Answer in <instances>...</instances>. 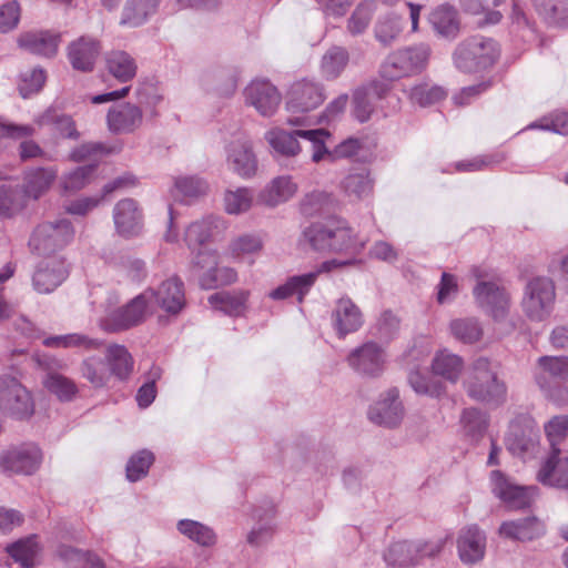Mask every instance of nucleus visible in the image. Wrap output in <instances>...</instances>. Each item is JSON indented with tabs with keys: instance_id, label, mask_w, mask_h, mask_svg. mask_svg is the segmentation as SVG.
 I'll return each mask as SVG.
<instances>
[{
	"instance_id": "f257e3e1",
	"label": "nucleus",
	"mask_w": 568,
	"mask_h": 568,
	"mask_svg": "<svg viewBox=\"0 0 568 568\" xmlns=\"http://www.w3.org/2000/svg\"><path fill=\"white\" fill-rule=\"evenodd\" d=\"M500 57V47L491 38L473 36L463 40L453 53L455 67L465 73L486 71L495 65Z\"/></svg>"
},
{
	"instance_id": "f03ea898",
	"label": "nucleus",
	"mask_w": 568,
	"mask_h": 568,
	"mask_svg": "<svg viewBox=\"0 0 568 568\" xmlns=\"http://www.w3.org/2000/svg\"><path fill=\"white\" fill-rule=\"evenodd\" d=\"M465 387L467 395L477 402L499 406L506 400V385L485 357L474 362L467 374Z\"/></svg>"
},
{
	"instance_id": "7ed1b4c3",
	"label": "nucleus",
	"mask_w": 568,
	"mask_h": 568,
	"mask_svg": "<svg viewBox=\"0 0 568 568\" xmlns=\"http://www.w3.org/2000/svg\"><path fill=\"white\" fill-rule=\"evenodd\" d=\"M429 55L430 48L425 43L397 49L385 58L379 74L388 81L415 75L426 68Z\"/></svg>"
},
{
	"instance_id": "20e7f679",
	"label": "nucleus",
	"mask_w": 568,
	"mask_h": 568,
	"mask_svg": "<svg viewBox=\"0 0 568 568\" xmlns=\"http://www.w3.org/2000/svg\"><path fill=\"white\" fill-rule=\"evenodd\" d=\"M534 377L544 395L557 404L567 399L568 357L541 356L537 361Z\"/></svg>"
},
{
	"instance_id": "39448f33",
	"label": "nucleus",
	"mask_w": 568,
	"mask_h": 568,
	"mask_svg": "<svg viewBox=\"0 0 568 568\" xmlns=\"http://www.w3.org/2000/svg\"><path fill=\"white\" fill-rule=\"evenodd\" d=\"M471 274L477 278V284L473 288L476 304L495 320L504 318L510 305V296L506 288L489 280L488 273L479 266H474Z\"/></svg>"
},
{
	"instance_id": "423d86ee",
	"label": "nucleus",
	"mask_w": 568,
	"mask_h": 568,
	"mask_svg": "<svg viewBox=\"0 0 568 568\" xmlns=\"http://www.w3.org/2000/svg\"><path fill=\"white\" fill-rule=\"evenodd\" d=\"M0 413L23 420L34 413V402L30 390L14 376H0Z\"/></svg>"
},
{
	"instance_id": "0eeeda50",
	"label": "nucleus",
	"mask_w": 568,
	"mask_h": 568,
	"mask_svg": "<svg viewBox=\"0 0 568 568\" xmlns=\"http://www.w3.org/2000/svg\"><path fill=\"white\" fill-rule=\"evenodd\" d=\"M153 311L152 294L144 291L106 315L101 321V327L109 333L122 332L141 324Z\"/></svg>"
},
{
	"instance_id": "6e6552de",
	"label": "nucleus",
	"mask_w": 568,
	"mask_h": 568,
	"mask_svg": "<svg viewBox=\"0 0 568 568\" xmlns=\"http://www.w3.org/2000/svg\"><path fill=\"white\" fill-rule=\"evenodd\" d=\"M555 298L554 282L545 276L535 277L525 287L523 310L530 320L544 321L550 315Z\"/></svg>"
},
{
	"instance_id": "1a4fd4ad",
	"label": "nucleus",
	"mask_w": 568,
	"mask_h": 568,
	"mask_svg": "<svg viewBox=\"0 0 568 568\" xmlns=\"http://www.w3.org/2000/svg\"><path fill=\"white\" fill-rule=\"evenodd\" d=\"M74 236L71 222L62 219L40 224L29 240L30 248L39 255H50L65 247Z\"/></svg>"
},
{
	"instance_id": "9d476101",
	"label": "nucleus",
	"mask_w": 568,
	"mask_h": 568,
	"mask_svg": "<svg viewBox=\"0 0 568 568\" xmlns=\"http://www.w3.org/2000/svg\"><path fill=\"white\" fill-rule=\"evenodd\" d=\"M351 263V261L346 262H339L333 260V261H326L321 264L320 267H317L314 271H311L305 274L294 275L290 276L286 282L273 291L270 292L268 296L272 300L281 301L286 300L291 296H296L298 303H303L305 296L310 293L311 288L315 285L320 274L323 272H329L332 267L345 265Z\"/></svg>"
},
{
	"instance_id": "9b49d317",
	"label": "nucleus",
	"mask_w": 568,
	"mask_h": 568,
	"mask_svg": "<svg viewBox=\"0 0 568 568\" xmlns=\"http://www.w3.org/2000/svg\"><path fill=\"white\" fill-rule=\"evenodd\" d=\"M490 480L493 493L509 509L518 510L529 507L538 494L536 486L516 485L499 470L491 471Z\"/></svg>"
},
{
	"instance_id": "f8f14e48",
	"label": "nucleus",
	"mask_w": 568,
	"mask_h": 568,
	"mask_svg": "<svg viewBox=\"0 0 568 568\" xmlns=\"http://www.w3.org/2000/svg\"><path fill=\"white\" fill-rule=\"evenodd\" d=\"M225 152L226 164L230 171L244 180L255 176L258 162L248 138L239 136L232 140L226 145Z\"/></svg>"
},
{
	"instance_id": "ddd939ff",
	"label": "nucleus",
	"mask_w": 568,
	"mask_h": 568,
	"mask_svg": "<svg viewBox=\"0 0 568 568\" xmlns=\"http://www.w3.org/2000/svg\"><path fill=\"white\" fill-rule=\"evenodd\" d=\"M324 88L320 82L303 79L292 84L286 101L290 112H310L325 100Z\"/></svg>"
},
{
	"instance_id": "4468645a",
	"label": "nucleus",
	"mask_w": 568,
	"mask_h": 568,
	"mask_svg": "<svg viewBox=\"0 0 568 568\" xmlns=\"http://www.w3.org/2000/svg\"><path fill=\"white\" fill-rule=\"evenodd\" d=\"M245 102L262 116H272L278 109L282 95L268 80L255 79L244 90Z\"/></svg>"
},
{
	"instance_id": "2eb2a0df",
	"label": "nucleus",
	"mask_w": 568,
	"mask_h": 568,
	"mask_svg": "<svg viewBox=\"0 0 568 568\" xmlns=\"http://www.w3.org/2000/svg\"><path fill=\"white\" fill-rule=\"evenodd\" d=\"M195 265L204 271L200 276V284L205 290L220 285H230L237 280V273L232 267H219L215 251H200L195 256Z\"/></svg>"
},
{
	"instance_id": "dca6fc26",
	"label": "nucleus",
	"mask_w": 568,
	"mask_h": 568,
	"mask_svg": "<svg viewBox=\"0 0 568 568\" xmlns=\"http://www.w3.org/2000/svg\"><path fill=\"white\" fill-rule=\"evenodd\" d=\"M364 324L363 313L348 297L343 296L335 302L331 313V325L338 338L357 332Z\"/></svg>"
},
{
	"instance_id": "f3484780",
	"label": "nucleus",
	"mask_w": 568,
	"mask_h": 568,
	"mask_svg": "<svg viewBox=\"0 0 568 568\" xmlns=\"http://www.w3.org/2000/svg\"><path fill=\"white\" fill-rule=\"evenodd\" d=\"M41 460V450L33 444L8 449L0 456V465L4 471L24 475L34 473L39 468Z\"/></svg>"
},
{
	"instance_id": "a211bd4d",
	"label": "nucleus",
	"mask_w": 568,
	"mask_h": 568,
	"mask_svg": "<svg viewBox=\"0 0 568 568\" xmlns=\"http://www.w3.org/2000/svg\"><path fill=\"white\" fill-rule=\"evenodd\" d=\"M403 417L404 407L397 388H390L382 394L368 410V418L374 424L389 428L398 426Z\"/></svg>"
},
{
	"instance_id": "6ab92c4d",
	"label": "nucleus",
	"mask_w": 568,
	"mask_h": 568,
	"mask_svg": "<svg viewBox=\"0 0 568 568\" xmlns=\"http://www.w3.org/2000/svg\"><path fill=\"white\" fill-rule=\"evenodd\" d=\"M101 42L90 36H82L67 47V57L71 67L81 72L93 71L100 57Z\"/></svg>"
},
{
	"instance_id": "aec40b11",
	"label": "nucleus",
	"mask_w": 568,
	"mask_h": 568,
	"mask_svg": "<svg viewBox=\"0 0 568 568\" xmlns=\"http://www.w3.org/2000/svg\"><path fill=\"white\" fill-rule=\"evenodd\" d=\"M113 221L119 235L132 239L143 230V213L133 199L119 201L113 209Z\"/></svg>"
},
{
	"instance_id": "412c9836",
	"label": "nucleus",
	"mask_w": 568,
	"mask_h": 568,
	"mask_svg": "<svg viewBox=\"0 0 568 568\" xmlns=\"http://www.w3.org/2000/svg\"><path fill=\"white\" fill-rule=\"evenodd\" d=\"M348 365L367 376H378L385 365V352L374 342H367L353 349L347 356Z\"/></svg>"
},
{
	"instance_id": "4be33fe9",
	"label": "nucleus",
	"mask_w": 568,
	"mask_h": 568,
	"mask_svg": "<svg viewBox=\"0 0 568 568\" xmlns=\"http://www.w3.org/2000/svg\"><path fill=\"white\" fill-rule=\"evenodd\" d=\"M68 276V268L61 258L51 257L39 262L32 275V286L39 294H50Z\"/></svg>"
},
{
	"instance_id": "5701e85b",
	"label": "nucleus",
	"mask_w": 568,
	"mask_h": 568,
	"mask_svg": "<svg viewBox=\"0 0 568 568\" xmlns=\"http://www.w3.org/2000/svg\"><path fill=\"white\" fill-rule=\"evenodd\" d=\"M61 42V33L50 30H32L23 32L18 38V45L24 51L43 57L54 58Z\"/></svg>"
},
{
	"instance_id": "b1692460",
	"label": "nucleus",
	"mask_w": 568,
	"mask_h": 568,
	"mask_svg": "<svg viewBox=\"0 0 568 568\" xmlns=\"http://www.w3.org/2000/svg\"><path fill=\"white\" fill-rule=\"evenodd\" d=\"M152 294V304L164 312L176 315L185 306L183 282L178 277H171L162 282L158 290H146Z\"/></svg>"
},
{
	"instance_id": "393cba45",
	"label": "nucleus",
	"mask_w": 568,
	"mask_h": 568,
	"mask_svg": "<svg viewBox=\"0 0 568 568\" xmlns=\"http://www.w3.org/2000/svg\"><path fill=\"white\" fill-rule=\"evenodd\" d=\"M498 534L500 537L514 541H532L546 534V526L536 516H527L501 523Z\"/></svg>"
},
{
	"instance_id": "a878e982",
	"label": "nucleus",
	"mask_w": 568,
	"mask_h": 568,
	"mask_svg": "<svg viewBox=\"0 0 568 568\" xmlns=\"http://www.w3.org/2000/svg\"><path fill=\"white\" fill-rule=\"evenodd\" d=\"M143 121L141 109L131 103H121L110 108L106 122L114 134H128L139 129Z\"/></svg>"
},
{
	"instance_id": "bb28decb",
	"label": "nucleus",
	"mask_w": 568,
	"mask_h": 568,
	"mask_svg": "<svg viewBox=\"0 0 568 568\" xmlns=\"http://www.w3.org/2000/svg\"><path fill=\"white\" fill-rule=\"evenodd\" d=\"M537 479L545 486L568 490V457L560 449L550 452L537 473Z\"/></svg>"
},
{
	"instance_id": "cd10ccee",
	"label": "nucleus",
	"mask_w": 568,
	"mask_h": 568,
	"mask_svg": "<svg viewBox=\"0 0 568 568\" xmlns=\"http://www.w3.org/2000/svg\"><path fill=\"white\" fill-rule=\"evenodd\" d=\"M331 239L328 252L356 255L363 251L367 239L358 234L341 221H331Z\"/></svg>"
},
{
	"instance_id": "c85d7f7f",
	"label": "nucleus",
	"mask_w": 568,
	"mask_h": 568,
	"mask_svg": "<svg viewBox=\"0 0 568 568\" xmlns=\"http://www.w3.org/2000/svg\"><path fill=\"white\" fill-rule=\"evenodd\" d=\"M457 549L464 564H475L484 558L486 536L483 530L473 525L460 530L457 539Z\"/></svg>"
},
{
	"instance_id": "c756f323",
	"label": "nucleus",
	"mask_w": 568,
	"mask_h": 568,
	"mask_svg": "<svg viewBox=\"0 0 568 568\" xmlns=\"http://www.w3.org/2000/svg\"><path fill=\"white\" fill-rule=\"evenodd\" d=\"M375 180L367 169L349 171L341 181V190L351 200L362 201L373 194Z\"/></svg>"
},
{
	"instance_id": "7c9ffc66",
	"label": "nucleus",
	"mask_w": 568,
	"mask_h": 568,
	"mask_svg": "<svg viewBox=\"0 0 568 568\" xmlns=\"http://www.w3.org/2000/svg\"><path fill=\"white\" fill-rule=\"evenodd\" d=\"M428 21L439 37L455 39L459 33L458 12L450 4L444 3L433 9L428 16Z\"/></svg>"
},
{
	"instance_id": "2f4dec72",
	"label": "nucleus",
	"mask_w": 568,
	"mask_h": 568,
	"mask_svg": "<svg viewBox=\"0 0 568 568\" xmlns=\"http://www.w3.org/2000/svg\"><path fill=\"white\" fill-rule=\"evenodd\" d=\"M331 232V221L313 222L302 230L297 245L305 251L328 252Z\"/></svg>"
},
{
	"instance_id": "473e14b6",
	"label": "nucleus",
	"mask_w": 568,
	"mask_h": 568,
	"mask_svg": "<svg viewBox=\"0 0 568 568\" xmlns=\"http://www.w3.org/2000/svg\"><path fill=\"white\" fill-rule=\"evenodd\" d=\"M110 378L126 381L133 372L134 359L124 345L111 344L106 347L104 356Z\"/></svg>"
},
{
	"instance_id": "72a5a7b5",
	"label": "nucleus",
	"mask_w": 568,
	"mask_h": 568,
	"mask_svg": "<svg viewBox=\"0 0 568 568\" xmlns=\"http://www.w3.org/2000/svg\"><path fill=\"white\" fill-rule=\"evenodd\" d=\"M297 191V185L288 175L273 179L258 194V201L270 207L288 201Z\"/></svg>"
},
{
	"instance_id": "f704fd0d",
	"label": "nucleus",
	"mask_w": 568,
	"mask_h": 568,
	"mask_svg": "<svg viewBox=\"0 0 568 568\" xmlns=\"http://www.w3.org/2000/svg\"><path fill=\"white\" fill-rule=\"evenodd\" d=\"M58 171L53 166L36 168L26 173L23 192L28 200H38L45 193L57 179Z\"/></svg>"
},
{
	"instance_id": "c9c22d12",
	"label": "nucleus",
	"mask_w": 568,
	"mask_h": 568,
	"mask_svg": "<svg viewBox=\"0 0 568 568\" xmlns=\"http://www.w3.org/2000/svg\"><path fill=\"white\" fill-rule=\"evenodd\" d=\"M220 220L214 216H206L200 221L191 223L185 230L184 241L190 250L207 251L203 247L217 230Z\"/></svg>"
},
{
	"instance_id": "e433bc0d",
	"label": "nucleus",
	"mask_w": 568,
	"mask_h": 568,
	"mask_svg": "<svg viewBox=\"0 0 568 568\" xmlns=\"http://www.w3.org/2000/svg\"><path fill=\"white\" fill-rule=\"evenodd\" d=\"M36 123L40 126H52L60 136L70 140H79L80 132L71 115L58 112L54 108L47 109L42 114L37 116Z\"/></svg>"
},
{
	"instance_id": "4c0bfd02",
	"label": "nucleus",
	"mask_w": 568,
	"mask_h": 568,
	"mask_svg": "<svg viewBox=\"0 0 568 568\" xmlns=\"http://www.w3.org/2000/svg\"><path fill=\"white\" fill-rule=\"evenodd\" d=\"M105 64L109 73L120 82L132 80L138 70L134 58L123 50L109 52L105 57Z\"/></svg>"
},
{
	"instance_id": "58836bf2",
	"label": "nucleus",
	"mask_w": 568,
	"mask_h": 568,
	"mask_svg": "<svg viewBox=\"0 0 568 568\" xmlns=\"http://www.w3.org/2000/svg\"><path fill=\"white\" fill-rule=\"evenodd\" d=\"M248 298V291L239 290L233 292H219L209 297V303L215 310H219L231 316L241 315Z\"/></svg>"
},
{
	"instance_id": "ea45409f",
	"label": "nucleus",
	"mask_w": 568,
	"mask_h": 568,
	"mask_svg": "<svg viewBox=\"0 0 568 568\" xmlns=\"http://www.w3.org/2000/svg\"><path fill=\"white\" fill-rule=\"evenodd\" d=\"M300 135L294 131H285L280 128H274L265 133V140L270 146L283 156H295L301 152L298 142Z\"/></svg>"
},
{
	"instance_id": "a19ab883",
	"label": "nucleus",
	"mask_w": 568,
	"mask_h": 568,
	"mask_svg": "<svg viewBox=\"0 0 568 568\" xmlns=\"http://www.w3.org/2000/svg\"><path fill=\"white\" fill-rule=\"evenodd\" d=\"M207 182L197 175H182L174 179L172 194L180 201L189 202L206 194Z\"/></svg>"
},
{
	"instance_id": "79ce46f5",
	"label": "nucleus",
	"mask_w": 568,
	"mask_h": 568,
	"mask_svg": "<svg viewBox=\"0 0 568 568\" xmlns=\"http://www.w3.org/2000/svg\"><path fill=\"white\" fill-rule=\"evenodd\" d=\"M82 378L88 381L94 388H103L110 381V373L105 359L98 356L84 357L79 366Z\"/></svg>"
},
{
	"instance_id": "37998d69",
	"label": "nucleus",
	"mask_w": 568,
	"mask_h": 568,
	"mask_svg": "<svg viewBox=\"0 0 568 568\" xmlns=\"http://www.w3.org/2000/svg\"><path fill=\"white\" fill-rule=\"evenodd\" d=\"M178 531L202 547H212L216 544L213 529L200 521L181 519L176 524Z\"/></svg>"
},
{
	"instance_id": "c03bdc74",
	"label": "nucleus",
	"mask_w": 568,
	"mask_h": 568,
	"mask_svg": "<svg viewBox=\"0 0 568 568\" xmlns=\"http://www.w3.org/2000/svg\"><path fill=\"white\" fill-rule=\"evenodd\" d=\"M418 549L415 541H396L388 547L384 559L388 565L399 568L416 565Z\"/></svg>"
},
{
	"instance_id": "a18cd8bd",
	"label": "nucleus",
	"mask_w": 568,
	"mask_h": 568,
	"mask_svg": "<svg viewBox=\"0 0 568 568\" xmlns=\"http://www.w3.org/2000/svg\"><path fill=\"white\" fill-rule=\"evenodd\" d=\"M349 61L348 51L342 47L329 48L321 60V73L326 80L337 79Z\"/></svg>"
},
{
	"instance_id": "49530a36",
	"label": "nucleus",
	"mask_w": 568,
	"mask_h": 568,
	"mask_svg": "<svg viewBox=\"0 0 568 568\" xmlns=\"http://www.w3.org/2000/svg\"><path fill=\"white\" fill-rule=\"evenodd\" d=\"M542 19L554 26L568 24V0H531Z\"/></svg>"
},
{
	"instance_id": "de8ad7c7",
	"label": "nucleus",
	"mask_w": 568,
	"mask_h": 568,
	"mask_svg": "<svg viewBox=\"0 0 568 568\" xmlns=\"http://www.w3.org/2000/svg\"><path fill=\"white\" fill-rule=\"evenodd\" d=\"M9 556L22 568H32L39 552L36 536H29L7 546Z\"/></svg>"
},
{
	"instance_id": "09e8293b",
	"label": "nucleus",
	"mask_w": 568,
	"mask_h": 568,
	"mask_svg": "<svg viewBox=\"0 0 568 568\" xmlns=\"http://www.w3.org/2000/svg\"><path fill=\"white\" fill-rule=\"evenodd\" d=\"M296 134L311 143V159L314 163H320L322 161L329 162V153L332 151L327 146V140L331 139L329 131L326 129L296 130Z\"/></svg>"
},
{
	"instance_id": "8fccbe9b",
	"label": "nucleus",
	"mask_w": 568,
	"mask_h": 568,
	"mask_svg": "<svg viewBox=\"0 0 568 568\" xmlns=\"http://www.w3.org/2000/svg\"><path fill=\"white\" fill-rule=\"evenodd\" d=\"M452 336L463 344H474L483 337V327L477 318L465 317L453 320L449 324Z\"/></svg>"
},
{
	"instance_id": "3c124183",
	"label": "nucleus",
	"mask_w": 568,
	"mask_h": 568,
	"mask_svg": "<svg viewBox=\"0 0 568 568\" xmlns=\"http://www.w3.org/2000/svg\"><path fill=\"white\" fill-rule=\"evenodd\" d=\"M463 365L462 357L443 351L434 357L432 369L435 375L442 376L452 383H456L462 373Z\"/></svg>"
},
{
	"instance_id": "603ef678",
	"label": "nucleus",
	"mask_w": 568,
	"mask_h": 568,
	"mask_svg": "<svg viewBox=\"0 0 568 568\" xmlns=\"http://www.w3.org/2000/svg\"><path fill=\"white\" fill-rule=\"evenodd\" d=\"M43 386L61 402H71L79 392L75 382L61 373H48Z\"/></svg>"
},
{
	"instance_id": "864d4df0",
	"label": "nucleus",
	"mask_w": 568,
	"mask_h": 568,
	"mask_svg": "<svg viewBox=\"0 0 568 568\" xmlns=\"http://www.w3.org/2000/svg\"><path fill=\"white\" fill-rule=\"evenodd\" d=\"M254 201V192L250 187L226 190L223 196L224 210L227 214L240 215L247 212Z\"/></svg>"
},
{
	"instance_id": "5fc2aeb1",
	"label": "nucleus",
	"mask_w": 568,
	"mask_h": 568,
	"mask_svg": "<svg viewBox=\"0 0 568 568\" xmlns=\"http://www.w3.org/2000/svg\"><path fill=\"white\" fill-rule=\"evenodd\" d=\"M403 31V20L395 14L379 18L375 24L374 33L376 40L384 47L393 44Z\"/></svg>"
},
{
	"instance_id": "6e6d98bb",
	"label": "nucleus",
	"mask_w": 568,
	"mask_h": 568,
	"mask_svg": "<svg viewBox=\"0 0 568 568\" xmlns=\"http://www.w3.org/2000/svg\"><path fill=\"white\" fill-rule=\"evenodd\" d=\"M408 383L415 393L429 397H440L445 394V385L429 377L425 372L413 369L408 374Z\"/></svg>"
},
{
	"instance_id": "4d7b16f0",
	"label": "nucleus",
	"mask_w": 568,
	"mask_h": 568,
	"mask_svg": "<svg viewBox=\"0 0 568 568\" xmlns=\"http://www.w3.org/2000/svg\"><path fill=\"white\" fill-rule=\"evenodd\" d=\"M27 203L22 187L0 186V215L10 217L23 210Z\"/></svg>"
},
{
	"instance_id": "13d9d810",
	"label": "nucleus",
	"mask_w": 568,
	"mask_h": 568,
	"mask_svg": "<svg viewBox=\"0 0 568 568\" xmlns=\"http://www.w3.org/2000/svg\"><path fill=\"white\" fill-rule=\"evenodd\" d=\"M446 95L447 91L443 87L425 82L413 87L408 97L413 103L429 106L444 100Z\"/></svg>"
},
{
	"instance_id": "bf43d9fd",
	"label": "nucleus",
	"mask_w": 568,
	"mask_h": 568,
	"mask_svg": "<svg viewBox=\"0 0 568 568\" xmlns=\"http://www.w3.org/2000/svg\"><path fill=\"white\" fill-rule=\"evenodd\" d=\"M507 449L516 456H520L528 452L535 444L531 432L521 429L518 425H511L505 438Z\"/></svg>"
},
{
	"instance_id": "052dcab7",
	"label": "nucleus",
	"mask_w": 568,
	"mask_h": 568,
	"mask_svg": "<svg viewBox=\"0 0 568 568\" xmlns=\"http://www.w3.org/2000/svg\"><path fill=\"white\" fill-rule=\"evenodd\" d=\"M263 248V240L257 234H243L235 237L229 245L231 255L234 258H241L246 255H253Z\"/></svg>"
},
{
	"instance_id": "680f3d73",
	"label": "nucleus",
	"mask_w": 568,
	"mask_h": 568,
	"mask_svg": "<svg viewBox=\"0 0 568 568\" xmlns=\"http://www.w3.org/2000/svg\"><path fill=\"white\" fill-rule=\"evenodd\" d=\"M154 462V455L146 449H142L133 455L126 464V478L130 481H138L146 476L150 466Z\"/></svg>"
},
{
	"instance_id": "e2e57ef3",
	"label": "nucleus",
	"mask_w": 568,
	"mask_h": 568,
	"mask_svg": "<svg viewBox=\"0 0 568 568\" xmlns=\"http://www.w3.org/2000/svg\"><path fill=\"white\" fill-rule=\"evenodd\" d=\"M399 328V318L390 311H385L377 320L373 334L378 339L388 343L398 336Z\"/></svg>"
},
{
	"instance_id": "0e129e2a",
	"label": "nucleus",
	"mask_w": 568,
	"mask_h": 568,
	"mask_svg": "<svg viewBox=\"0 0 568 568\" xmlns=\"http://www.w3.org/2000/svg\"><path fill=\"white\" fill-rule=\"evenodd\" d=\"M528 129H541L568 135V112L555 111L528 125Z\"/></svg>"
},
{
	"instance_id": "69168bd1",
	"label": "nucleus",
	"mask_w": 568,
	"mask_h": 568,
	"mask_svg": "<svg viewBox=\"0 0 568 568\" xmlns=\"http://www.w3.org/2000/svg\"><path fill=\"white\" fill-rule=\"evenodd\" d=\"M462 423L466 433L474 438L483 436L488 426L486 414L478 408L464 409L462 415Z\"/></svg>"
},
{
	"instance_id": "338daca9",
	"label": "nucleus",
	"mask_w": 568,
	"mask_h": 568,
	"mask_svg": "<svg viewBox=\"0 0 568 568\" xmlns=\"http://www.w3.org/2000/svg\"><path fill=\"white\" fill-rule=\"evenodd\" d=\"M375 11L374 1L359 3L348 20V31L352 34H359L368 27L373 12Z\"/></svg>"
},
{
	"instance_id": "774afa93",
	"label": "nucleus",
	"mask_w": 568,
	"mask_h": 568,
	"mask_svg": "<svg viewBox=\"0 0 568 568\" xmlns=\"http://www.w3.org/2000/svg\"><path fill=\"white\" fill-rule=\"evenodd\" d=\"M47 75L43 69L34 68L21 74L19 82V92L22 98L38 93L44 85Z\"/></svg>"
}]
</instances>
